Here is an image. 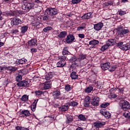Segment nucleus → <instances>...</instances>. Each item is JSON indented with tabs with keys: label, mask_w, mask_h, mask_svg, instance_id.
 I'll use <instances>...</instances> for the list:
<instances>
[{
	"label": "nucleus",
	"mask_w": 130,
	"mask_h": 130,
	"mask_svg": "<svg viewBox=\"0 0 130 130\" xmlns=\"http://www.w3.org/2000/svg\"><path fill=\"white\" fill-rule=\"evenodd\" d=\"M46 13H47L48 16L52 17V19H54L55 15L57 14V10L55 8H48L46 10Z\"/></svg>",
	"instance_id": "1"
},
{
	"label": "nucleus",
	"mask_w": 130,
	"mask_h": 130,
	"mask_svg": "<svg viewBox=\"0 0 130 130\" xmlns=\"http://www.w3.org/2000/svg\"><path fill=\"white\" fill-rule=\"evenodd\" d=\"M119 104L121 108H122L124 111H126L127 109H130L129 103H128L126 100H121Z\"/></svg>",
	"instance_id": "2"
},
{
	"label": "nucleus",
	"mask_w": 130,
	"mask_h": 130,
	"mask_svg": "<svg viewBox=\"0 0 130 130\" xmlns=\"http://www.w3.org/2000/svg\"><path fill=\"white\" fill-rule=\"evenodd\" d=\"M34 8V4L33 3H26L23 4L22 6V10L26 11V12H29L31 10V9H33Z\"/></svg>",
	"instance_id": "3"
},
{
	"label": "nucleus",
	"mask_w": 130,
	"mask_h": 130,
	"mask_svg": "<svg viewBox=\"0 0 130 130\" xmlns=\"http://www.w3.org/2000/svg\"><path fill=\"white\" fill-rule=\"evenodd\" d=\"M22 23V20L19 19V18L15 17L11 19V24L12 26H15L16 25H19Z\"/></svg>",
	"instance_id": "4"
},
{
	"label": "nucleus",
	"mask_w": 130,
	"mask_h": 130,
	"mask_svg": "<svg viewBox=\"0 0 130 130\" xmlns=\"http://www.w3.org/2000/svg\"><path fill=\"white\" fill-rule=\"evenodd\" d=\"M21 114L24 117V116L27 117V119H28V120L31 121L33 119V116H31L30 112L28 110H23L21 111Z\"/></svg>",
	"instance_id": "5"
},
{
	"label": "nucleus",
	"mask_w": 130,
	"mask_h": 130,
	"mask_svg": "<svg viewBox=\"0 0 130 130\" xmlns=\"http://www.w3.org/2000/svg\"><path fill=\"white\" fill-rule=\"evenodd\" d=\"M104 125H105V122H101L97 121L93 123V126L96 128V129L99 130L100 127H102Z\"/></svg>",
	"instance_id": "6"
},
{
	"label": "nucleus",
	"mask_w": 130,
	"mask_h": 130,
	"mask_svg": "<svg viewBox=\"0 0 130 130\" xmlns=\"http://www.w3.org/2000/svg\"><path fill=\"white\" fill-rule=\"evenodd\" d=\"M86 56H87L86 55H83V54L79 55L78 57V60L79 61H80V64H82V66H85V64L87 63V61L83 62V60H84V59H86Z\"/></svg>",
	"instance_id": "7"
},
{
	"label": "nucleus",
	"mask_w": 130,
	"mask_h": 130,
	"mask_svg": "<svg viewBox=\"0 0 130 130\" xmlns=\"http://www.w3.org/2000/svg\"><path fill=\"white\" fill-rule=\"evenodd\" d=\"M17 86L19 87H25L27 88L30 86V84L26 81H22L17 83Z\"/></svg>",
	"instance_id": "8"
},
{
	"label": "nucleus",
	"mask_w": 130,
	"mask_h": 130,
	"mask_svg": "<svg viewBox=\"0 0 130 130\" xmlns=\"http://www.w3.org/2000/svg\"><path fill=\"white\" fill-rule=\"evenodd\" d=\"M100 113L102 114V115H104L106 118H110L111 116V114H110L109 112L105 111L104 109H101L100 110Z\"/></svg>",
	"instance_id": "9"
},
{
	"label": "nucleus",
	"mask_w": 130,
	"mask_h": 130,
	"mask_svg": "<svg viewBox=\"0 0 130 130\" xmlns=\"http://www.w3.org/2000/svg\"><path fill=\"white\" fill-rule=\"evenodd\" d=\"M101 69L103 70V71H106L107 70H109L110 69V62H108L106 63H104L101 64Z\"/></svg>",
	"instance_id": "10"
},
{
	"label": "nucleus",
	"mask_w": 130,
	"mask_h": 130,
	"mask_svg": "<svg viewBox=\"0 0 130 130\" xmlns=\"http://www.w3.org/2000/svg\"><path fill=\"white\" fill-rule=\"evenodd\" d=\"M99 101H100V99L99 97L95 96L92 100L91 104L92 105H93V106H98V105H99Z\"/></svg>",
	"instance_id": "11"
},
{
	"label": "nucleus",
	"mask_w": 130,
	"mask_h": 130,
	"mask_svg": "<svg viewBox=\"0 0 130 130\" xmlns=\"http://www.w3.org/2000/svg\"><path fill=\"white\" fill-rule=\"evenodd\" d=\"M67 43H72L75 40V37L72 35H69L65 39Z\"/></svg>",
	"instance_id": "12"
},
{
	"label": "nucleus",
	"mask_w": 130,
	"mask_h": 130,
	"mask_svg": "<svg viewBox=\"0 0 130 130\" xmlns=\"http://www.w3.org/2000/svg\"><path fill=\"white\" fill-rule=\"evenodd\" d=\"M104 24L103 23L99 22L97 24L94 25V29L96 31H99V30H101V28L103 27Z\"/></svg>",
	"instance_id": "13"
},
{
	"label": "nucleus",
	"mask_w": 130,
	"mask_h": 130,
	"mask_svg": "<svg viewBox=\"0 0 130 130\" xmlns=\"http://www.w3.org/2000/svg\"><path fill=\"white\" fill-rule=\"evenodd\" d=\"M42 86L45 90H47L48 89L51 88V82L49 81L46 82L44 83H43Z\"/></svg>",
	"instance_id": "14"
},
{
	"label": "nucleus",
	"mask_w": 130,
	"mask_h": 130,
	"mask_svg": "<svg viewBox=\"0 0 130 130\" xmlns=\"http://www.w3.org/2000/svg\"><path fill=\"white\" fill-rule=\"evenodd\" d=\"M83 104L85 107H89L90 105V97L89 96H87L85 98Z\"/></svg>",
	"instance_id": "15"
},
{
	"label": "nucleus",
	"mask_w": 130,
	"mask_h": 130,
	"mask_svg": "<svg viewBox=\"0 0 130 130\" xmlns=\"http://www.w3.org/2000/svg\"><path fill=\"white\" fill-rule=\"evenodd\" d=\"M60 95V92L58 90H56L53 92V96L54 99H59V96Z\"/></svg>",
	"instance_id": "16"
},
{
	"label": "nucleus",
	"mask_w": 130,
	"mask_h": 130,
	"mask_svg": "<svg viewBox=\"0 0 130 130\" xmlns=\"http://www.w3.org/2000/svg\"><path fill=\"white\" fill-rule=\"evenodd\" d=\"M66 60H60L57 63V67L58 68H62V67L66 66Z\"/></svg>",
	"instance_id": "17"
},
{
	"label": "nucleus",
	"mask_w": 130,
	"mask_h": 130,
	"mask_svg": "<svg viewBox=\"0 0 130 130\" xmlns=\"http://www.w3.org/2000/svg\"><path fill=\"white\" fill-rule=\"evenodd\" d=\"M91 16H92V13H88L87 14H84L83 16H82V19L85 20H88L91 18Z\"/></svg>",
	"instance_id": "18"
},
{
	"label": "nucleus",
	"mask_w": 130,
	"mask_h": 130,
	"mask_svg": "<svg viewBox=\"0 0 130 130\" xmlns=\"http://www.w3.org/2000/svg\"><path fill=\"white\" fill-rule=\"evenodd\" d=\"M37 102H38V100H36L35 102L32 103L31 106V109L32 111H35L36 109V106H37Z\"/></svg>",
	"instance_id": "19"
},
{
	"label": "nucleus",
	"mask_w": 130,
	"mask_h": 130,
	"mask_svg": "<svg viewBox=\"0 0 130 130\" xmlns=\"http://www.w3.org/2000/svg\"><path fill=\"white\" fill-rule=\"evenodd\" d=\"M129 32V30L128 29H123L122 30L119 31V34L120 35H124V34H127Z\"/></svg>",
	"instance_id": "20"
},
{
	"label": "nucleus",
	"mask_w": 130,
	"mask_h": 130,
	"mask_svg": "<svg viewBox=\"0 0 130 130\" xmlns=\"http://www.w3.org/2000/svg\"><path fill=\"white\" fill-rule=\"evenodd\" d=\"M89 45H91L92 46H95V45H97L99 44V42L96 40H93L90 41L89 43Z\"/></svg>",
	"instance_id": "21"
},
{
	"label": "nucleus",
	"mask_w": 130,
	"mask_h": 130,
	"mask_svg": "<svg viewBox=\"0 0 130 130\" xmlns=\"http://www.w3.org/2000/svg\"><path fill=\"white\" fill-rule=\"evenodd\" d=\"M78 77H79V75L77 74V72H72L71 74V78H72V80H76V79H78Z\"/></svg>",
	"instance_id": "22"
},
{
	"label": "nucleus",
	"mask_w": 130,
	"mask_h": 130,
	"mask_svg": "<svg viewBox=\"0 0 130 130\" xmlns=\"http://www.w3.org/2000/svg\"><path fill=\"white\" fill-rule=\"evenodd\" d=\"M37 42V41L36 39H34L28 41V45L29 46H34V45H35Z\"/></svg>",
	"instance_id": "23"
},
{
	"label": "nucleus",
	"mask_w": 130,
	"mask_h": 130,
	"mask_svg": "<svg viewBox=\"0 0 130 130\" xmlns=\"http://www.w3.org/2000/svg\"><path fill=\"white\" fill-rule=\"evenodd\" d=\"M114 42H115L114 39H110L108 40L107 44V45H109V46H112L113 45H114Z\"/></svg>",
	"instance_id": "24"
},
{
	"label": "nucleus",
	"mask_w": 130,
	"mask_h": 130,
	"mask_svg": "<svg viewBox=\"0 0 130 130\" xmlns=\"http://www.w3.org/2000/svg\"><path fill=\"white\" fill-rule=\"evenodd\" d=\"M66 36H67V32L66 31H62L58 35V37L61 39L64 38Z\"/></svg>",
	"instance_id": "25"
},
{
	"label": "nucleus",
	"mask_w": 130,
	"mask_h": 130,
	"mask_svg": "<svg viewBox=\"0 0 130 130\" xmlns=\"http://www.w3.org/2000/svg\"><path fill=\"white\" fill-rule=\"evenodd\" d=\"M52 74H51V73H48L45 77V79L47 81H49V80H50V79H52Z\"/></svg>",
	"instance_id": "26"
},
{
	"label": "nucleus",
	"mask_w": 130,
	"mask_h": 130,
	"mask_svg": "<svg viewBox=\"0 0 130 130\" xmlns=\"http://www.w3.org/2000/svg\"><path fill=\"white\" fill-rule=\"evenodd\" d=\"M43 20L44 21H48L50 20L51 21L52 19V17H51L50 16L48 15V16H45L43 17Z\"/></svg>",
	"instance_id": "27"
},
{
	"label": "nucleus",
	"mask_w": 130,
	"mask_h": 130,
	"mask_svg": "<svg viewBox=\"0 0 130 130\" xmlns=\"http://www.w3.org/2000/svg\"><path fill=\"white\" fill-rule=\"evenodd\" d=\"M69 53H70V52L68 50V47H65L62 51L63 55H67V54H69Z\"/></svg>",
	"instance_id": "28"
},
{
	"label": "nucleus",
	"mask_w": 130,
	"mask_h": 130,
	"mask_svg": "<svg viewBox=\"0 0 130 130\" xmlns=\"http://www.w3.org/2000/svg\"><path fill=\"white\" fill-rule=\"evenodd\" d=\"M92 91H93V87H92V86H88L85 90V92L86 93H91V92H92Z\"/></svg>",
	"instance_id": "29"
},
{
	"label": "nucleus",
	"mask_w": 130,
	"mask_h": 130,
	"mask_svg": "<svg viewBox=\"0 0 130 130\" xmlns=\"http://www.w3.org/2000/svg\"><path fill=\"white\" fill-rule=\"evenodd\" d=\"M78 119L85 121V120L87 119V118L86 116H85V115L81 114L78 116Z\"/></svg>",
	"instance_id": "30"
},
{
	"label": "nucleus",
	"mask_w": 130,
	"mask_h": 130,
	"mask_svg": "<svg viewBox=\"0 0 130 130\" xmlns=\"http://www.w3.org/2000/svg\"><path fill=\"white\" fill-rule=\"evenodd\" d=\"M51 30H52V27L51 26H47L43 29L44 32H48L51 31Z\"/></svg>",
	"instance_id": "31"
},
{
	"label": "nucleus",
	"mask_w": 130,
	"mask_h": 130,
	"mask_svg": "<svg viewBox=\"0 0 130 130\" xmlns=\"http://www.w3.org/2000/svg\"><path fill=\"white\" fill-rule=\"evenodd\" d=\"M110 104L109 103H104L101 105V107L102 108H106L107 106H109Z\"/></svg>",
	"instance_id": "32"
},
{
	"label": "nucleus",
	"mask_w": 130,
	"mask_h": 130,
	"mask_svg": "<svg viewBox=\"0 0 130 130\" xmlns=\"http://www.w3.org/2000/svg\"><path fill=\"white\" fill-rule=\"evenodd\" d=\"M15 128L16 130H29V128H26V127H24L20 126H17V127H16Z\"/></svg>",
	"instance_id": "33"
},
{
	"label": "nucleus",
	"mask_w": 130,
	"mask_h": 130,
	"mask_svg": "<svg viewBox=\"0 0 130 130\" xmlns=\"http://www.w3.org/2000/svg\"><path fill=\"white\" fill-rule=\"evenodd\" d=\"M27 62V59H26L25 58H22L18 60V62L20 64H25V62Z\"/></svg>",
	"instance_id": "34"
},
{
	"label": "nucleus",
	"mask_w": 130,
	"mask_h": 130,
	"mask_svg": "<svg viewBox=\"0 0 130 130\" xmlns=\"http://www.w3.org/2000/svg\"><path fill=\"white\" fill-rule=\"evenodd\" d=\"M29 99V96L28 95L24 94L21 98V100L22 101H27Z\"/></svg>",
	"instance_id": "35"
},
{
	"label": "nucleus",
	"mask_w": 130,
	"mask_h": 130,
	"mask_svg": "<svg viewBox=\"0 0 130 130\" xmlns=\"http://www.w3.org/2000/svg\"><path fill=\"white\" fill-rule=\"evenodd\" d=\"M116 70V65H114L111 67V69H109V72L111 73H112L113 72H114Z\"/></svg>",
	"instance_id": "36"
},
{
	"label": "nucleus",
	"mask_w": 130,
	"mask_h": 130,
	"mask_svg": "<svg viewBox=\"0 0 130 130\" xmlns=\"http://www.w3.org/2000/svg\"><path fill=\"white\" fill-rule=\"evenodd\" d=\"M109 46L108 45H107V43L103 46L102 47H101V50H102V51H105V50H106V49H107V48H108V47Z\"/></svg>",
	"instance_id": "37"
},
{
	"label": "nucleus",
	"mask_w": 130,
	"mask_h": 130,
	"mask_svg": "<svg viewBox=\"0 0 130 130\" xmlns=\"http://www.w3.org/2000/svg\"><path fill=\"white\" fill-rule=\"evenodd\" d=\"M28 30L27 26H22L21 28V33H25Z\"/></svg>",
	"instance_id": "38"
},
{
	"label": "nucleus",
	"mask_w": 130,
	"mask_h": 130,
	"mask_svg": "<svg viewBox=\"0 0 130 130\" xmlns=\"http://www.w3.org/2000/svg\"><path fill=\"white\" fill-rule=\"evenodd\" d=\"M40 24V23L39 22H32V26L35 28H39V25Z\"/></svg>",
	"instance_id": "39"
},
{
	"label": "nucleus",
	"mask_w": 130,
	"mask_h": 130,
	"mask_svg": "<svg viewBox=\"0 0 130 130\" xmlns=\"http://www.w3.org/2000/svg\"><path fill=\"white\" fill-rule=\"evenodd\" d=\"M123 116H124V117H127L128 118H129L130 113L128 111H126L123 113Z\"/></svg>",
	"instance_id": "40"
},
{
	"label": "nucleus",
	"mask_w": 130,
	"mask_h": 130,
	"mask_svg": "<svg viewBox=\"0 0 130 130\" xmlns=\"http://www.w3.org/2000/svg\"><path fill=\"white\" fill-rule=\"evenodd\" d=\"M67 122L68 123H70V122H71V121H73V116H69L67 117Z\"/></svg>",
	"instance_id": "41"
},
{
	"label": "nucleus",
	"mask_w": 130,
	"mask_h": 130,
	"mask_svg": "<svg viewBox=\"0 0 130 130\" xmlns=\"http://www.w3.org/2000/svg\"><path fill=\"white\" fill-rule=\"evenodd\" d=\"M121 49L122 50H127V44H124L122 47H121Z\"/></svg>",
	"instance_id": "42"
},
{
	"label": "nucleus",
	"mask_w": 130,
	"mask_h": 130,
	"mask_svg": "<svg viewBox=\"0 0 130 130\" xmlns=\"http://www.w3.org/2000/svg\"><path fill=\"white\" fill-rule=\"evenodd\" d=\"M69 109V106H63L61 108L62 111H67Z\"/></svg>",
	"instance_id": "43"
},
{
	"label": "nucleus",
	"mask_w": 130,
	"mask_h": 130,
	"mask_svg": "<svg viewBox=\"0 0 130 130\" xmlns=\"http://www.w3.org/2000/svg\"><path fill=\"white\" fill-rule=\"evenodd\" d=\"M123 42H120L119 43H118L117 44V46H118V47H119V48H120V49H121V47H122V46L123 45Z\"/></svg>",
	"instance_id": "44"
},
{
	"label": "nucleus",
	"mask_w": 130,
	"mask_h": 130,
	"mask_svg": "<svg viewBox=\"0 0 130 130\" xmlns=\"http://www.w3.org/2000/svg\"><path fill=\"white\" fill-rule=\"evenodd\" d=\"M16 80L17 82H20V81H22V76L18 75V76L16 77Z\"/></svg>",
	"instance_id": "45"
},
{
	"label": "nucleus",
	"mask_w": 130,
	"mask_h": 130,
	"mask_svg": "<svg viewBox=\"0 0 130 130\" xmlns=\"http://www.w3.org/2000/svg\"><path fill=\"white\" fill-rule=\"evenodd\" d=\"M70 105H71V106H77V105H78V103L75 101L71 102L70 103Z\"/></svg>",
	"instance_id": "46"
},
{
	"label": "nucleus",
	"mask_w": 130,
	"mask_h": 130,
	"mask_svg": "<svg viewBox=\"0 0 130 130\" xmlns=\"http://www.w3.org/2000/svg\"><path fill=\"white\" fill-rule=\"evenodd\" d=\"M79 3H81V0H72V4L73 5L79 4Z\"/></svg>",
	"instance_id": "47"
},
{
	"label": "nucleus",
	"mask_w": 130,
	"mask_h": 130,
	"mask_svg": "<svg viewBox=\"0 0 130 130\" xmlns=\"http://www.w3.org/2000/svg\"><path fill=\"white\" fill-rule=\"evenodd\" d=\"M43 93V91H42L38 90L36 91V95H38V96H39V95H42Z\"/></svg>",
	"instance_id": "48"
},
{
	"label": "nucleus",
	"mask_w": 130,
	"mask_h": 130,
	"mask_svg": "<svg viewBox=\"0 0 130 130\" xmlns=\"http://www.w3.org/2000/svg\"><path fill=\"white\" fill-rule=\"evenodd\" d=\"M65 90L66 91H71V85H67L65 87Z\"/></svg>",
	"instance_id": "49"
},
{
	"label": "nucleus",
	"mask_w": 130,
	"mask_h": 130,
	"mask_svg": "<svg viewBox=\"0 0 130 130\" xmlns=\"http://www.w3.org/2000/svg\"><path fill=\"white\" fill-rule=\"evenodd\" d=\"M9 71H10V72H15V71H17V68L16 67H11L10 68H9Z\"/></svg>",
	"instance_id": "50"
},
{
	"label": "nucleus",
	"mask_w": 130,
	"mask_h": 130,
	"mask_svg": "<svg viewBox=\"0 0 130 130\" xmlns=\"http://www.w3.org/2000/svg\"><path fill=\"white\" fill-rule=\"evenodd\" d=\"M125 14H126V12L123 11H120L119 12V15H120V16H123V15H125Z\"/></svg>",
	"instance_id": "51"
},
{
	"label": "nucleus",
	"mask_w": 130,
	"mask_h": 130,
	"mask_svg": "<svg viewBox=\"0 0 130 130\" xmlns=\"http://www.w3.org/2000/svg\"><path fill=\"white\" fill-rule=\"evenodd\" d=\"M113 5V2L111 1H109L106 3V6H112Z\"/></svg>",
	"instance_id": "52"
},
{
	"label": "nucleus",
	"mask_w": 130,
	"mask_h": 130,
	"mask_svg": "<svg viewBox=\"0 0 130 130\" xmlns=\"http://www.w3.org/2000/svg\"><path fill=\"white\" fill-rule=\"evenodd\" d=\"M84 29H85V27L84 26H80L77 28L78 31H82Z\"/></svg>",
	"instance_id": "53"
},
{
	"label": "nucleus",
	"mask_w": 130,
	"mask_h": 130,
	"mask_svg": "<svg viewBox=\"0 0 130 130\" xmlns=\"http://www.w3.org/2000/svg\"><path fill=\"white\" fill-rule=\"evenodd\" d=\"M78 66H79V63H77V62H74L72 64V66L73 67H78Z\"/></svg>",
	"instance_id": "54"
},
{
	"label": "nucleus",
	"mask_w": 130,
	"mask_h": 130,
	"mask_svg": "<svg viewBox=\"0 0 130 130\" xmlns=\"http://www.w3.org/2000/svg\"><path fill=\"white\" fill-rule=\"evenodd\" d=\"M80 38H85V35L83 34H80L78 35Z\"/></svg>",
	"instance_id": "55"
},
{
	"label": "nucleus",
	"mask_w": 130,
	"mask_h": 130,
	"mask_svg": "<svg viewBox=\"0 0 130 130\" xmlns=\"http://www.w3.org/2000/svg\"><path fill=\"white\" fill-rule=\"evenodd\" d=\"M8 16H10V17H14V16H15V14L11 12L8 13Z\"/></svg>",
	"instance_id": "56"
},
{
	"label": "nucleus",
	"mask_w": 130,
	"mask_h": 130,
	"mask_svg": "<svg viewBox=\"0 0 130 130\" xmlns=\"http://www.w3.org/2000/svg\"><path fill=\"white\" fill-rule=\"evenodd\" d=\"M0 70L1 72H3L4 70H8V67H0Z\"/></svg>",
	"instance_id": "57"
},
{
	"label": "nucleus",
	"mask_w": 130,
	"mask_h": 130,
	"mask_svg": "<svg viewBox=\"0 0 130 130\" xmlns=\"http://www.w3.org/2000/svg\"><path fill=\"white\" fill-rule=\"evenodd\" d=\"M31 52H37V49L36 48H31Z\"/></svg>",
	"instance_id": "58"
},
{
	"label": "nucleus",
	"mask_w": 130,
	"mask_h": 130,
	"mask_svg": "<svg viewBox=\"0 0 130 130\" xmlns=\"http://www.w3.org/2000/svg\"><path fill=\"white\" fill-rule=\"evenodd\" d=\"M66 59L67 57H66L65 56H61V59H62V60H66Z\"/></svg>",
	"instance_id": "59"
},
{
	"label": "nucleus",
	"mask_w": 130,
	"mask_h": 130,
	"mask_svg": "<svg viewBox=\"0 0 130 130\" xmlns=\"http://www.w3.org/2000/svg\"><path fill=\"white\" fill-rule=\"evenodd\" d=\"M2 14L3 13H2V11H0V20L4 19V17H3V16H2Z\"/></svg>",
	"instance_id": "60"
},
{
	"label": "nucleus",
	"mask_w": 130,
	"mask_h": 130,
	"mask_svg": "<svg viewBox=\"0 0 130 130\" xmlns=\"http://www.w3.org/2000/svg\"><path fill=\"white\" fill-rule=\"evenodd\" d=\"M35 3H37V4H41L42 2H41L40 0H35Z\"/></svg>",
	"instance_id": "61"
},
{
	"label": "nucleus",
	"mask_w": 130,
	"mask_h": 130,
	"mask_svg": "<svg viewBox=\"0 0 130 130\" xmlns=\"http://www.w3.org/2000/svg\"><path fill=\"white\" fill-rule=\"evenodd\" d=\"M4 45V43L2 42L0 40V47H2V46H3Z\"/></svg>",
	"instance_id": "62"
},
{
	"label": "nucleus",
	"mask_w": 130,
	"mask_h": 130,
	"mask_svg": "<svg viewBox=\"0 0 130 130\" xmlns=\"http://www.w3.org/2000/svg\"><path fill=\"white\" fill-rule=\"evenodd\" d=\"M76 130H83V128H81V127H78L76 129Z\"/></svg>",
	"instance_id": "63"
},
{
	"label": "nucleus",
	"mask_w": 130,
	"mask_h": 130,
	"mask_svg": "<svg viewBox=\"0 0 130 130\" xmlns=\"http://www.w3.org/2000/svg\"><path fill=\"white\" fill-rule=\"evenodd\" d=\"M127 50H128V49H130V45H127Z\"/></svg>",
	"instance_id": "64"
}]
</instances>
